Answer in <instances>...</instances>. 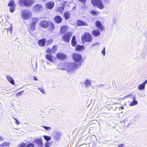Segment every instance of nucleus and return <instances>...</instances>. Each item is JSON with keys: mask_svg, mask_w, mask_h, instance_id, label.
Instances as JSON below:
<instances>
[{"mask_svg": "<svg viewBox=\"0 0 147 147\" xmlns=\"http://www.w3.org/2000/svg\"><path fill=\"white\" fill-rule=\"evenodd\" d=\"M12 25H11V28H10V29L11 30H12Z\"/></svg>", "mask_w": 147, "mask_h": 147, "instance_id": "e2e57ef3", "label": "nucleus"}, {"mask_svg": "<svg viewBox=\"0 0 147 147\" xmlns=\"http://www.w3.org/2000/svg\"><path fill=\"white\" fill-rule=\"evenodd\" d=\"M53 42V40L52 39H49L47 41V43L48 44L51 43Z\"/></svg>", "mask_w": 147, "mask_h": 147, "instance_id": "3c124183", "label": "nucleus"}, {"mask_svg": "<svg viewBox=\"0 0 147 147\" xmlns=\"http://www.w3.org/2000/svg\"><path fill=\"white\" fill-rule=\"evenodd\" d=\"M91 81L90 80L87 79L85 82V85L86 87L89 86L91 85Z\"/></svg>", "mask_w": 147, "mask_h": 147, "instance_id": "bb28decb", "label": "nucleus"}, {"mask_svg": "<svg viewBox=\"0 0 147 147\" xmlns=\"http://www.w3.org/2000/svg\"><path fill=\"white\" fill-rule=\"evenodd\" d=\"M118 147H125V145L124 144H119L118 145Z\"/></svg>", "mask_w": 147, "mask_h": 147, "instance_id": "09e8293b", "label": "nucleus"}, {"mask_svg": "<svg viewBox=\"0 0 147 147\" xmlns=\"http://www.w3.org/2000/svg\"><path fill=\"white\" fill-rule=\"evenodd\" d=\"M71 42L72 46L74 47H75L77 44L76 40H72Z\"/></svg>", "mask_w": 147, "mask_h": 147, "instance_id": "f704fd0d", "label": "nucleus"}, {"mask_svg": "<svg viewBox=\"0 0 147 147\" xmlns=\"http://www.w3.org/2000/svg\"><path fill=\"white\" fill-rule=\"evenodd\" d=\"M64 16L65 19L67 20L70 18V14L69 12L66 11L64 13Z\"/></svg>", "mask_w": 147, "mask_h": 147, "instance_id": "393cba45", "label": "nucleus"}, {"mask_svg": "<svg viewBox=\"0 0 147 147\" xmlns=\"http://www.w3.org/2000/svg\"><path fill=\"white\" fill-rule=\"evenodd\" d=\"M10 145L9 142H5L3 143L0 145V147H8Z\"/></svg>", "mask_w": 147, "mask_h": 147, "instance_id": "4be33fe9", "label": "nucleus"}, {"mask_svg": "<svg viewBox=\"0 0 147 147\" xmlns=\"http://www.w3.org/2000/svg\"><path fill=\"white\" fill-rule=\"evenodd\" d=\"M72 34L71 32H67L64 34L62 36L63 40L66 42H69Z\"/></svg>", "mask_w": 147, "mask_h": 147, "instance_id": "423d86ee", "label": "nucleus"}, {"mask_svg": "<svg viewBox=\"0 0 147 147\" xmlns=\"http://www.w3.org/2000/svg\"><path fill=\"white\" fill-rule=\"evenodd\" d=\"M90 12V13L92 15H93L95 16L97 15V12L95 11H91Z\"/></svg>", "mask_w": 147, "mask_h": 147, "instance_id": "37998d69", "label": "nucleus"}, {"mask_svg": "<svg viewBox=\"0 0 147 147\" xmlns=\"http://www.w3.org/2000/svg\"><path fill=\"white\" fill-rule=\"evenodd\" d=\"M21 88H18V89H17L16 90H15V92H17V91L19 89H21Z\"/></svg>", "mask_w": 147, "mask_h": 147, "instance_id": "052dcab7", "label": "nucleus"}, {"mask_svg": "<svg viewBox=\"0 0 147 147\" xmlns=\"http://www.w3.org/2000/svg\"><path fill=\"white\" fill-rule=\"evenodd\" d=\"M56 57L57 58L62 60H64L67 58V56L65 54L61 53H58L56 55Z\"/></svg>", "mask_w": 147, "mask_h": 147, "instance_id": "1a4fd4ad", "label": "nucleus"}, {"mask_svg": "<svg viewBox=\"0 0 147 147\" xmlns=\"http://www.w3.org/2000/svg\"><path fill=\"white\" fill-rule=\"evenodd\" d=\"M138 103L137 101L136 100H133L132 102H131L130 103V106H133L135 105H137Z\"/></svg>", "mask_w": 147, "mask_h": 147, "instance_id": "2f4dec72", "label": "nucleus"}, {"mask_svg": "<svg viewBox=\"0 0 147 147\" xmlns=\"http://www.w3.org/2000/svg\"><path fill=\"white\" fill-rule=\"evenodd\" d=\"M101 53L102 54L104 55H105L106 54L105 51V47H104L102 51L101 52Z\"/></svg>", "mask_w": 147, "mask_h": 147, "instance_id": "c03bdc74", "label": "nucleus"}, {"mask_svg": "<svg viewBox=\"0 0 147 147\" xmlns=\"http://www.w3.org/2000/svg\"><path fill=\"white\" fill-rule=\"evenodd\" d=\"M6 78L7 80L10 82L11 84L13 85L14 84V81L13 78L9 75H7L6 76Z\"/></svg>", "mask_w": 147, "mask_h": 147, "instance_id": "dca6fc26", "label": "nucleus"}, {"mask_svg": "<svg viewBox=\"0 0 147 147\" xmlns=\"http://www.w3.org/2000/svg\"><path fill=\"white\" fill-rule=\"evenodd\" d=\"M68 28V27L67 26H63L61 27L60 32L63 33L65 32Z\"/></svg>", "mask_w": 147, "mask_h": 147, "instance_id": "aec40b11", "label": "nucleus"}, {"mask_svg": "<svg viewBox=\"0 0 147 147\" xmlns=\"http://www.w3.org/2000/svg\"><path fill=\"white\" fill-rule=\"evenodd\" d=\"M77 25L78 26H88L87 23L83 21L80 20H79L77 21Z\"/></svg>", "mask_w": 147, "mask_h": 147, "instance_id": "4468645a", "label": "nucleus"}, {"mask_svg": "<svg viewBox=\"0 0 147 147\" xmlns=\"http://www.w3.org/2000/svg\"><path fill=\"white\" fill-rule=\"evenodd\" d=\"M54 29V26L53 23L50 24L49 26V30L51 31L52 32Z\"/></svg>", "mask_w": 147, "mask_h": 147, "instance_id": "cd10ccee", "label": "nucleus"}, {"mask_svg": "<svg viewBox=\"0 0 147 147\" xmlns=\"http://www.w3.org/2000/svg\"><path fill=\"white\" fill-rule=\"evenodd\" d=\"M67 2V1H64V3H65H65H66Z\"/></svg>", "mask_w": 147, "mask_h": 147, "instance_id": "680f3d73", "label": "nucleus"}, {"mask_svg": "<svg viewBox=\"0 0 147 147\" xmlns=\"http://www.w3.org/2000/svg\"><path fill=\"white\" fill-rule=\"evenodd\" d=\"M34 0H19V3L20 6L23 5L26 7H30L34 3Z\"/></svg>", "mask_w": 147, "mask_h": 147, "instance_id": "20e7f679", "label": "nucleus"}, {"mask_svg": "<svg viewBox=\"0 0 147 147\" xmlns=\"http://www.w3.org/2000/svg\"><path fill=\"white\" fill-rule=\"evenodd\" d=\"M41 127L44 128L45 130L48 131H49L51 129V127H47L46 126H41Z\"/></svg>", "mask_w": 147, "mask_h": 147, "instance_id": "c9c22d12", "label": "nucleus"}, {"mask_svg": "<svg viewBox=\"0 0 147 147\" xmlns=\"http://www.w3.org/2000/svg\"><path fill=\"white\" fill-rule=\"evenodd\" d=\"M15 6L9 7V10L11 12H13L14 11V7Z\"/></svg>", "mask_w": 147, "mask_h": 147, "instance_id": "58836bf2", "label": "nucleus"}, {"mask_svg": "<svg viewBox=\"0 0 147 147\" xmlns=\"http://www.w3.org/2000/svg\"><path fill=\"white\" fill-rule=\"evenodd\" d=\"M131 96V94H129L128 95H126L125 96L122 98H119L118 99L119 101H121L122 100H123L125 99V98H128L129 96Z\"/></svg>", "mask_w": 147, "mask_h": 147, "instance_id": "72a5a7b5", "label": "nucleus"}, {"mask_svg": "<svg viewBox=\"0 0 147 147\" xmlns=\"http://www.w3.org/2000/svg\"><path fill=\"white\" fill-rule=\"evenodd\" d=\"M131 124V123L130 122V123H129L128 124V125H127V127H129V126Z\"/></svg>", "mask_w": 147, "mask_h": 147, "instance_id": "5fc2aeb1", "label": "nucleus"}, {"mask_svg": "<svg viewBox=\"0 0 147 147\" xmlns=\"http://www.w3.org/2000/svg\"><path fill=\"white\" fill-rule=\"evenodd\" d=\"M105 1H106V0H105Z\"/></svg>", "mask_w": 147, "mask_h": 147, "instance_id": "338daca9", "label": "nucleus"}, {"mask_svg": "<svg viewBox=\"0 0 147 147\" xmlns=\"http://www.w3.org/2000/svg\"><path fill=\"white\" fill-rule=\"evenodd\" d=\"M50 146V143L48 142H47L45 144V147H49Z\"/></svg>", "mask_w": 147, "mask_h": 147, "instance_id": "49530a36", "label": "nucleus"}, {"mask_svg": "<svg viewBox=\"0 0 147 147\" xmlns=\"http://www.w3.org/2000/svg\"><path fill=\"white\" fill-rule=\"evenodd\" d=\"M15 4L14 3V1L13 0H11L9 3L8 6H15Z\"/></svg>", "mask_w": 147, "mask_h": 147, "instance_id": "a878e982", "label": "nucleus"}, {"mask_svg": "<svg viewBox=\"0 0 147 147\" xmlns=\"http://www.w3.org/2000/svg\"><path fill=\"white\" fill-rule=\"evenodd\" d=\"M38 20V18H34L32 19V22L31 24H33L34 25H35L36 23H37Z\"/></svg>", "mask_w": 147, "mask_h": 147, "instance_id": "c85d7f7f", "label": "nucleus"}, {"mask_svg": "<svg viewBox=\"0 0 147 147\" xmlns=\"http://www.w3.org/2000/svg\"><path fill=\"white\" fill-rule=\"evenodd\" d=\"M147 83V80H146L144 83L140 84L138 87V88L140 90H143L144 89L145 85Z\"/></svg>", "mask_w": 147, "mask_h": 147, "instance_id": "2eb2a0df", "label": "nucleus"}, {"mask_svg": "<svg viewBox=\"0 0 147 147\" xmlns=\"http://www.w3.org/2000/svg\"><path fill=\"white\" fill-rule=\"evenodd\" d=\"M43 137L44 138V139L47 141H50L51 139V137L45 135L43 136Z\"/></svg>", "mask_w": 147, "mask_h": 147, "instance_id": "7c9ffc66", "label": "nucleus"}, {"mask_svg": "<svg viewBox=\"0 0 147 147\" xmlns=\"http://www.w3.org/2000/svg\"><path fill=\"white\" fill-rule=\"evenodd\" d=\"M45 57L47 59L49 60L51 62H53V61L52 58V56L51 55L46 54L45 55Z\"/></svg>", "mask_w": 147, "mask_h": 147, "instance_id": "5701e85b", "label": "nucleus"}, {"mask_svg": "<svg viewBox=\"0 0 147 147\" xmlns=\"http://www.w3.org/2000/svg\"><path fill=\"white\" fill-rule=\"evenodd\" d=\"M64 9V5L62 7H59L57 8V10L59 12L62 13Z\"/></svg>", "mask_w": 147, "mask_h": 147, "instance_id": "473e14b6", "label": "nucleus"}, {"mask_svg": "<svg viewBox=\"0 0 147 147\" xmlns=\"http://www.w3.org/2000/svg\"><path fill=\"white\" fill-rule=\"evenodd\" d=\"M84 39L86 42H89L92 41V37L90 34L85 33L84 35Z\"/></svg>", "mask_w": 147, "mask_h": 147, "instance_id": "0eeeda50", "label": "nucleus"}, {"mask_svg": "<svg viewBox=\"0 0 147 147\" xmlns=\"http://www.w3.org/2000/svg\"><path fill=\"white\" fill-rule=\"evenodd\" d=\"M46 41V39L43 38L39 40L38 41V44L39 46L43 47L45 45V43Z\"/></svg>", "mask_w": 147, "mask_h": 147, "instance_id": "a211bd4d", "label": "nucleus"}, {"mask_svg": "<svg viewBox=\"0 0 147 147\" xmlns=\"http://www.w3.org/2000/svg\"><path fill=\"white\" fill-rule=\"evenodd\" d=\"M22 18L25 20H28L32 16V12L29 10L24 9L21 12Z\"/></svg>", "mask_w": 147, "mask_h": 147, "instance_id": "f03ea898", "label": "nucleus"}, {"mask_svg": "<svg viewBox=\"0 0 147 147\" xmlns=\"http://www.w3.org/2000/svg\"><path fill=\"white\" fill-rule=\"evenodd\" d=\"M55 21L57 23H61L62 21V18L61 16H56L54 18Z\"/></svg>", "mask_w": 147, "mask_h": 147, "instance_id": "f3484780", "label": "nucleus"}, {"mask_svg": "<svg viewBox=\"0 0 147 147\" xmlns=\"http://www.w3.org/2000/svg\"><path fill=\"white\" fill-rule=\"evenodd\" d=\"M34 10L36 12L39 13L40 12L42 9V6L40 4L36 5L33 7Z\"/></svg>", "mask_w": 147, "mask_h": 147, "instance_id": "6e6552de", "label": "nucleus"}, {"mask_svg": "<svg viewBox=\"0 0 147 147\" xmlns=\"http://www.w3.org/2000/svg\"><path fill=\"white\" fill-rule=\"evenodd\" d=\"M42 0L44 1H46V0Z\"/></svg>", "mask_w": 147, "mask_h": 147, "instance_id": "0e129e2a", "label": "nucleus"}, {"mask_svg": "<svg viewBox=\"0 0 147 147\" xmlns=\"http://www.w3.org/2000/svg\"><path fill=\"white\" fill-rule=\"evenodd\" d=\"M3 140V138L0 137V142Z\"/></svg>", "mask_w": 147, "mask_h": 147, "instance_id": "6e6d98bb", "label": "nucleus"}, {"mask_svg": "<svg viewBox=\"0 0 147 147\" xmlns=\"http://www.w3.org/2000/svg\"><path fill=\"white\" fill-rule=\"evenodd\" d=\"M35 142L39 147H42V139L40 138V139H36L34 140Z\"/></svg>", "mask_w": 147, "mask_h": 147, "instance_id": "f8f14e48", "label": "nucleus"}, {"mask_svg": "<svg viewBox=\"0 0 147 147\" xmlns=\"http://www.w3.org/2000/svg\"><path fill=\"white\" fill-rule=\"evenodd\" d=\"M84 46H81L78 45L76 46V51H80L81 50H84Z\"/></svg>", "mask_w": 147, "mask_h": 147, "instance_id": "b1692460", "label": "nucleus"}, {"mask_svg": "<svg viewBox=\"0 0 147 147\" xmlns=\"http://www.w3.org/2000/svg\"><path fill=\"white\" fill-rule=\"evenodd\" d=\"M95 24L97 27L101 31H103L104 30V28L103 25H102L101 22L98 21L96 22Z\"/></svg>", "mask_w": 147, "mask_h": 147, "instance_id": "9d476101", "label": "nucleus"}, {"mask_svg": "<svg viewBox=\"0 0 147 147\" xmlns=\"http://www.w3.org/2000/svg\"><path fill=\"white\" fill-rule=\"evenodd\" d=\"M46 52L47 53H52V49L48 48Z\"/></svg>", "mask_w": 147, "mask_h": 147, "instance_id": "79ce46f5", "label": "nucleus"}, {"mask_svg": "<svg viewBox=\"0 0 147 147\" xmlns=\"http://www.w3.org/2000/svg\"><path fill=\"white\" fill-rule=\"evenodd\" d=\"M61 135V134L59 132L55 133L54 137L57 140H58L59 139Z\"/></svg>", "mask_w": 147, "mask_h": 147, "instance_id": "412c9836", "label": "nucleus"}, {"mask_svg": "<svg viewBox=\"0 0 147 147\" xmlns=\"http://www.w3.org/2000/svg\"><path fill=\"white\" fill-rule=\"evenodd\" d=\"M135 99H136V98H135V96H134L133 97V100H135Z\"/></svg>", "mask_w": 147, "mask_h": 147, "instance_id": "4d7b16f0", "label": "nucleus"}, {"mask_svg": "<svg viewBox=\"0 0 147 147\" xmlns=\"http://www.w3.org/2000/svg\"><path fill=\"white\" fill-rule=\"evenodd\" d=\"M34 144L32 143H30L28 144L25 147H34Z\"/></svg>", "mask_w": 147, "mask_h": 147, "instance_id": "a19ab883", "label": "nucleus"}, {"mask_svg": "<svg viewBox=\"0 0 147 147\" xmlns=\"http://www.w3.org/2000/svg\"><path fill=\"white\" fill-rule=\"evenodd\" d=\"M92 34L94 36H97L100 34V31L97 30H94L92 31Z\"/></svg>", "mask_w": 147, "mask_h": 147, "instance_id": "6ab92c4d", "label": "nucleus"}, {"mask_svg": "<svg viewBox=\"0 0 147 147\" xmlns=\"http://www.w3.org/2000/svg\"><path fill=\"white\" fill-rule=\"evenodd\" d=\"M79 66H78L76 63L72 62L69 63H65L63 65L62 70H66L67 72L69 74L74 73L75 71V70L78 68Z\"/></svg>", "mask_w": 147, "mask_h": 147, "instance_id": "f257e3e1", "label": "nucleus"}, {"mask_svg": "<svg viewBox=\"0 0 147 147\" xmlns=\"http://www.w3.org/2000/svg\"><path fill=\"white\" fill-rule=\"evenodd\" d=\"M34 79L36 80H38L37 78L36 77H34Z\"/></svg>", "mask_w": 147, "mask_h": 147, "instance_id": "13d9d810", "label": "nucleus"}, {"mask_svg": "<svg viewBox=\"0 0 147 147\" xmlns=\"http://www.w3.org/2000/svg\"><path fill=\"white\" fill-rule=\"evenodd\" d=\"M72 40H76L75 35L73 36Z\"/></svg>", "mask_w": 147, "mask_h": 147, "instance_id": "864d4df0", "label": "nucleus"}, {"mask_svg": "<svg viewBox=\"0 0 147 147\" xmlns=\"http://www.w3.org/2000/svg\"><path fill=\"white\" fill-rule=\"evenodd\" d=\"M119 109H124V107H119Z\"/></svg>", "mask_w": 147, "mask_h": 147, "instance_id": "bf43d9fd", "label": "nucleus"}, {"mask_svg": "<svg viewBox=\"0 0 147 147\" xmlns=\"http://www.w3.org/2000/svg\"><path fill=\"white\" fill-rule=\"evenodd\" d=\"M54 3L53 1H50L46 3V6L48 9H52L54 6Z\"/></svg>", "mask_w": 147, "mask_h": 147, "instance_id": "ddd939ff", "label": "nucleus"}, {"mask_svg": "<svg viewBox=\"0 0 147 147\" xmlns=\"http://www.w3.org/2000/svg\"><path fill=\"white\" fill-rule=\"evenodd\" d=\"M80 2L82 3H85L86 0H79Z\"/></svg>", "mask_w": 147, "mask_h": 147, "instance_id": "603ef678", "label": "nucleus"}, {"mask_svg": "<svg viewBox=\"0 0 147 147\" xmlns=\"http://www.w3.org/2000/svg\"><path fill=\"white\" fill-rule=\"evenodd\" d=\"M35 25H34L33 24H30V29L31 31H34L35 29Z\"/></svg>", "mask_w": 147, "mask_h": 147, "instance_id": "c756f323", "label": "nucleus"}, {"mask_svg": "<svg viewBox=\"0 0 147 147\" xmlns=\"http://www.w3.org/2000/svg\"><path fill=\"white\" fill-rule=\"evenodd\" d=\"M38 89L43 94H45V92L43 88L38 87Z\"/></svg>", "mask_w": 147, "mask_h": 147, "instance_id": "4c0bfd02", "label": "nucleus"}, {"mask_svg": "<svg viewBox=\"0 0 147 147\" xmlns=\"http://www.w3.org/2000/svg\"><path fill=\"white\" fill-rule=\"evenodd\" d=\"M100 43L99 42H96L94 43L92 45V46L96 45H99Z\"/></svg>", "mask_w": 147, "mask_h": 147, "instance_id": "8fccbe9b", "label": "nucleus"}, {"mask_svg": "<svg viewBox=\"0 0 147 147\" xmlns=\"http://www.w3.org/2000/svg\"><path fill=\"white\" fill-rule=\"evenodd\" d=\"M24 92V91H22L17 93L16 96L18 97L21 96L22 94Z\"/></svg>", "mask_w": 147, "mask_h": 147, "instance_id": "ea45409f", "label": "nucleus"}, {"mask_svg": "<svg viewBox=\"0 0 147 147\" xmlns=\"http://www.w3.org/2000/svg\"><path fill=\"white\" fill-rule=\"evenodd\" d=\"M25 146V144L22 143L18 145V147H24Z\"/></svg>", "mask_w": 147, "mask_h": 147, "instance_id": "a18cd8bd", "label": "nucleus"}, {"mask_svg": "<svg viewBox=\"0 0 147 147\" xmlns=\"http://www.w3.org/2000/svg\"><path fill=\"white\" fill-rule=\"evenodd\" d=\"M92 4L100 9H103L105 6L101 0H91Z\"/></svg>", "mask_w": 147, "mask_h": 147, "instance_id": "39448f33", "label": "nucleus"}, {"mask_svg": "<svg viewBox=\"0 0 147 147\" xmlns=\"http://www.w3.org/2000/svg\"><path fill=\"white\" fill-rule=\"evenodd\" d=\"M57 50V47L56 46H54L52 48V53H54Z\"/></svg>", "mask_w": 147, "mask_h": 147, "instance_id": "e433bc0d", "label": "nucleus"}, {"mask_svg": "<svg viewBox=\"0 0 147 147\" xmlns=\"http://www.w3.org/2000/svg\"><path fill=\"white\" fill-rule=\"evenodd\" d=\"M72 58L74 61L77 62L78 66H80L82 63V57L80 54L74 53L72 54Z\"/></svg>", "mask_w": 147, "mask_h": 147, "instance_id": "7ed1b4c3", "label": "nucleus"}, {"mask_svg": "<svg viewBox=\"0 0 147 147\" xmlns=\"http://www.w3.org/2000/svg\"><path fill=\"white\" fill-rule=\"evenodd\" d=\"M40 25L44 28H46L48 27L49 24L48 22L45 20H42L39 23Z\"/></svg>", "mask_w": 147, "mask_h": 147, "instance_id": "9b49d317", "label": "nucleus"}, {"mask_svg": "<svg viewBox=\"0 0 147 147\" xmlns=\"http://www.w3.org/2000/svg\"><path fill=\"white\" fill-rule=\"evenodd\" d=\"M13 119L16 121L15 123H16L18 125H19L20 124V123L16 118H14Z\"/></svg>", "mask_w": 147, "mask_h": 147, "instance_id": "de8ad7c7", "label": "nucleus"}, {"mask_svg": "<svg viewBox=\"0 0 147 147\" xmlns=\"http://www.w3.org/2000/svg\"><path fill=\"white\" fill-rule=\"evenodd\" d=\"M126 119H125V121H126Z\"/></svg>", "mask_w": 147, "mask_h": 147, "instance_id": "69168bd1", "label": "nucleus"}]
</instances>
